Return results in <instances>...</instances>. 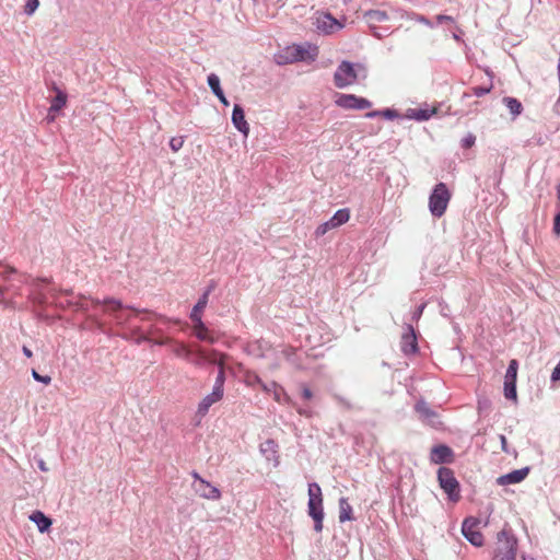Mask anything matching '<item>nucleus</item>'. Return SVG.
<instances>
[{
	"label": "nucleus",
	"mask_w": 560,
	"mask_h": 560,
	"mask_svg": "<svg viewBox=\"0 0 560 560\" xmlns=\"http://www.w3.org/2000/svg\"><path fill=\"white\" fill-rule=\"evenodd\" d=\"M261 382V378L255 373H247L245 376V383L248 386L260 385Z\"/></svg>",
	"instance_id": "37"
},
{
	"label": "nucleus",
	"mask_w": 560,
	"mask_h": 560,
	"mask_svg": "<svg viewBox=\"0 0 560 560\" xmlns=\"http://www.w3.org/2000/svg\"><path fill=\"white\" fill-rule=\"evenodd\" d=\"M436 21L439 23H443V22H451V23H453L454 19L452 16H450V15L439 14L436 16Z\"/></svg>",
	"instance_id": "47"
},
{
	"label": "nucleus",
	"mask_w": 560,
	"mask_h": 560,
	"mask_svg": "<svg viewBox=\"0 0 560 560\" xmlns=\"http://www.w3.org/2000/svg\"><path fill=\"white\" fill-rule=\"evenodd\" d=\"M476 137L472 133H468L462 140V147L465 149H469L475 144Z\"/></svg>",
	"instance_id": "39"
},
{
	"label": "nucleus",
	"mask_w": 560,
	"mask_h": 560,
	"mask_svg": "<svg viewBox=\"0 0 560 560\" xmlns=\"http://www.w3.org/2000/svg\"><path fill=\"white\" fill-rule=\"evenodd\" d=\"M196 491L200 497L208 500H219L221 498L220 490L206 479H200V485L198 483Z\"/></svg>",
	"instance_id": "16"
},
{
	"label": "nucleus",
	"mask_w": 560,
	"mask_h": 560,
	"mask_svg": "<svg viewBox=\"0 0 560 560\" xmlns=\"http://www.w3.org/2000/svg\"><path fill=\"white\" fill-rule=\"evenodd\" d=\"M438 481L450 501L456 503L460 500V486L451 468L440 467L438 470Z\"/></svg>",
	"instance_id": "2"
},
{
	"label": "nucleus",
	"mask_w": 560,
	"mask_h": 560,
	"mask_svg": "<svg viewBox=\"0 0 560 560\" xmlns=\"http://www.w3.org/2000/svg\"><path fill=\"white\" fill-rule=\"evenodd\" d=\"M553 231L556 234H560V213L555 218Z\"/></svg>",
	"instance_id": "48"
},
{
	"label": "nucleus",
	"mask_w": 560,
	"mask_h": 560,
	"mask_svg": "<svg viewBox=\"0 0 560 560\" xmlns=\"http://www.w3.org/2000/svg\"><path fill=\"white\" fill-rule=\"evenodd\" d=\"M323 498H312L308 499L307 503V512L308 515L314 521V529L317 533H320L323 530V521H324V506H323Z\"/></svg>",
	"instance_id": "10"
},
{
	"label": "nucleus",
	"mask_w": 560,
	"mask_h": 560,
	"mask_svg": "<svg viewBox=\"0 0 560 560\" xmlns=\"http://www.w3.org/2000/svg\"><path fill=\"white\" fill-rule=\"evenodd\" d=\"M302 397L306 400H310L313 397L312 390L306 385L302 386Z\"/></svg>",
	"instance_id": "45"
},
{
	"label": "nucleus",
	"mask_w": 560,
	"mask_h": 560,
	"mask_svg": "<svg viewBox=\"0 0 560 560\" xmlns=\"http://www.w3.org/2000/svg\"><path fill=\"white\" fill-rule=\"evenodd\" d=\"M410 18L417 22H420V23H423L428 26H432L431 22L423 15H419V14H416V13H411L410 14Z\"/></svg>",
	"instance_id": "42"
},
{
	"label": "nucleus",
	"mask_w": 560,
	"mask_h": 560,
	"mask_svg": "<svg viewBox=\"0 0 560 560\" xmlns=\"http://www.w3.org/2000/svg\"><path fill=\"white\" fill-rule=\"evenodd\" d=\"M215 96L220 100V102H221L223 105L229 106V101L226 100V97H225V95H224L223 91H222V92H220V94H219V95H215Z\"/></svg>",
	"instance_id": "49"
},
{
	"label": "nucleus",
	"mask_w": 560,
	"mask_h": 560,
	"mask_svg": "<svg viewBox=\"0 0 560 560\" xmlns=\"http://www.w3.org/2000/svg\"><path fill=\"white\" fill-rule=\"evenodd\" d=\"M369 15L371 16L372 20H375V21H378V22H382V21H385L387 19V14L383 11H371L369 13Z\"/></svg>",
	"instance_id": "40"
},
{
	"label": "nucleus",
	"mask_w": 560,
	"mask_h": 560,
	"mask_svg": "<svg viewBox=\"0 0 560 560\" xmlns=\"http://www.w3.org/2000/svg\"><path fill=\"white\" fill-rule=\"evenodd\" d=\"M208 84H209V86L212 90L214 95H219L220 92H222V89L220 86V79H219V77L217 74L211 73L208 77Z\"/></svg>",
	"instance_id": "32"
},
{
	"label": "nucleus",
	"mask_w": 560,
	"mask_h": 560,
	"mask_svg": "<svg viewBox=\"0 0 560 560\" xmlns=\"http://www.w3.org/2000/svg\"><path fill=\"white\" fill-rule=\"evenodd\" d=\"M528 475V468L513 470L506 475H502L497 479L500 486L513 485L523 481Z\"/></svg>",
	"instance_id": "15"
},
{
	"label": "nucleus",
	"mask_w": 560,
	"mask_h": 560,
	"mask_svg": "<svg viewBox=\"0 0 560 560\" xmlns=\"http://www.w3.org/2000/svg\"><path fill=\"white\" fill-rule=\"evenodd\" d=\"M308 499H312V498H323V493H322V489L320 487L313 482V483H310L308 485Z\"/></svg>",
	"instance_id": "35"
},
{
	"label": "nucleus",
	"mask_w": 560,
	"mask_h": 560,
	"mask_svg": "<svg viewBox=\"0 0 560 560\" xmlns=\"http://www.w3.org/2000/svg\"><path fill=\"white\" fill-rule=\"evenodd\" d=\"M480 521L475 517H468L463 522L462 533L464 537L474 546L483 545V535L480 532Z\"/></svg>",
	"instance_id": "5"
},
{
	"label": "nucleus",
	"mask_w": 560,
	"mask_h": 560,
	"mask_svg": "<svg viewBox=\"0 0 560 560\" xmlns=\"http://www.w3.org/2000/svg\"><path fill=\"white\" fill-rule=\"evenodd\" d=\"M192 330L195 336L201 340L207 341L209 343H214L218 338L214 337L213 332L207 328V326L203 324L202 319H198V322H192Z\"/></svg>",
	"instance_id": "18"
},
{
	"label": "nucleus",
	"mask_w": 560,
	"mask_h": 560,
	"mask_svg": "<svg viewBox=\"0 0 560 560\" xmlns=\"http://www.w3.org/2000/svg\"><path fill=\"white\" fill-rule=\"evenodd\" d=\"M39 0H27L24 7V11L27 15H32L38 8Z\"/></svg>",
	"instance_id": "36"
},
{
	"label": "nucleus",
	"mask_w": 560,
	"mask_h": 560,
	"mask_svg": "<svg viewBox=\"0 0 560 560\" xmlns=\"http://www.w3.org/2000/svg\"><path fill=\"white\" fill-rule=\"evenodd\" d=\"M515 557L516 541L511 539L505 532H500L492 560H515Z\"/></svg>",
	"instance_id": "4"
},
{
	"label": "nucleus",
	"mask_w": 560,
	"mask_h": 560,
	"mask_svg": "<svg viewBox=\"0 0 560 560\" xmlns=\"http://www.w3.org/2000/svg\"><path fill=\"white\" fill-rule=\"evenodd\" d=\"M450 199L451 194L446 185L444 183L438 184L429 198V208L431 213L434 217H442L447 208Z\"/></svg>",
	"instance_id": "3"
},
{
	"label": "nucleus",
	"mask_w": 560,
	"mask_h": 560,
	"mask_svg": "<svg viewBox=\"0 0 560 560\" xmlns=\"http://www.w3.org/2000/svg\"><path fill=\"white\" fill-rule=\"evenodd\" d=\"M490 90H491V88L475 86V88H472V93L476 96H482V95L489 93Z\"/></svg>",
	"instance_id": "43"
},
{
	"label": "nucleus",
	"mask_w": 560,
	"mask_h": 560,
	"mask_svg": "<svg viewBox=\"0 0 560 560\" xmlns=\"http://www.w3.org/2000/svg\"><path fill=\"white\" fill-rule=\"evenodd\" d=\"M223 396L224 387H220V385H213L212 392L206 395L198 404L197 415L205 417L208 413L210 407L222 400Z\"/></svg>",
	"instance_id": "8"
},
{
	"label": "nucleus",
	"mask_w": 560,
	"mask_h": 560,
	"mask_svg": "<svg viewBox=\"0 0 560 560\" xmlns=\"http://www.w3.org/2000/svg\"><path fill=\"white\" fill-rule=\"evenodd\" d=\"M184 145V138L183 137H174L170 141V147L174 152L179 151Z\"/></svg>",
	"instance_id": "38"
},
{
	"label": "nucleus",
	"mask_w": 560,
	"mask_h": 560,
	"mask_svg": "<svg viewBox=\"0 0 560 560\" xmlns=\"http://www.w3.org/2000/svg\"><path fill=\"white\" fill-rule=\"evenodd\" d=\"M518 363L515 359L511 360L504 376L505 382H516Z\"/></svg>",
	"instance_id": "29"
},
{
	"label": "nucleus",
	"mask_w": 560,
	"mask_h": 560,
	"mask_svg": "<svg viewBox=\"0 0 560 560\" xmlns=\"http://www.w3.org/2000/svg\"><path fill=\"white\" fill-rule=\"evenodd\" d=\"M32 375H33L34 380H36L37 382H42L46 385H48L51 382L50 376H48V375L43 376L39 373H37V371H35V370L32 371Z\"/></svg>",
	"instance_id": "41"
},
{
	"label": "nucleus",
	"mask_w": 560,
	"mask_h": 560,
	"mask_svg": "<svg viewBox=\"0 0 560 560\" xmlns=\"http://www.w3.org/2000/svg\"><path fill=\"white\" fill-rule=\"evenodd\" d=\"M191 476L194 477L195 480L198 481V483L200 485V479H203L198 472L194 471L191 474Z\"/></svg>",
	"instance_id": "53"
},
{
	"label": "nucleus",
	"mask_w": 560,
	"mask_h": 560,
	"mask_svg": "<svg viewBox=\"0 0 560 560\" xmlns=\"http://www.w3.org/2000/svg\"><path fill=\"white\" fill-rule=\"evenodd\" d=\"M195 353L200 357V359H205V361L209 362V363H215L218 364V360L220 359V352L212 349L210 350L209 352H207L203 348L201 347H198L196 350H195Z\"/></svg>",
	"instance_id": "25"
},
{
	"label": "nucleus",
	"mask_w": 560,
	"mask_h": 560,
	"mask_svg": "<svg viewBox=\"0 0 560 560\" xmlns=\"http://www.w3.org/2000/svg\"><path fill=\"white\" fill-rule=\"evenodd\" d=\"M503 103L514 116L520 115L523 110L522 103L514 97H504Z\"/></svg>",
	"instance_id": "28"
},
{
	"label": "nucleus",
	"mask_w": 560,
	"mask_h": 560,
	"mask_svg": "<svg viewBox=\"0 0 560 560\" xmlns=\"http://www.w3.org/2000/svg\"><path fill=\"white\" fill-rule=\"evenodd\" d=\"M271 386L273 388V399L277 402L291 404V397L285 393L283 387H281L280 385H278L275 382L271 384Z\"/></svg>",
	"instance_id": "27"
},
{
	"label": "nucleus",
	"mask_w": 560,
	"mask_h": 560,
	"mask_svg": "<svg viewBox=\"0 0 560 560\" xmlns=\"http://www.w3.org/2000/svg\"><path fill=\"white\" fill-rule=\"evenodd\" d=\"M500 441L502 444V450L506 452V438L503 434L500 435Z\"/></svg>",
	"instance_id": "51"
},
{
	"label": "nucleus",
	"mask_w": 560,
	"mask_h": 560,
	"mask_svg": "<svg viewBox=\"0 0 560 560\" xmlns=\"http://www.w3.org/2000/svg\"><path fill=\"white\" fill-rule=\"evenodd\" d=\"M416 410L425 418L434 416V412L427 406L425 402L422 401L416 405Z\"/></svg>",
	"instance_id": "34"
},
{
	"label": "nucleus",
	"mask_w": 560,
	"mask_h": 560,
	"mask_svg": "<svg viewBox=\"0 0 560 560\" xmlns=\"http://www.w3.org/2000/svg\"><path fill=\"white\" fill-rule=\"evenodd\" d=\"M353 520L352 506L349 504L346 498L339 499V522L345 523Z\"/></svg>",
	"instance_id": "23"
},
{
	"label": "nucleus",
	"mask_w": 560,
	"mask_h": 560,
	"mask_svg": "<svg viewBox=\"0 0 560 560\" xmlns=\"http://www.w3.org/2000/svg\"><path fill=\"white\" fill-rule=\"evenodd\" d=\"M300 415H306L308 416L306 412L302 411L301 409L298 410Z\"/></svg>",
	"instance_id": "54"
},
{
	"label": "nucleus",
	"mask_w": 560,
	"mask_h": 560,
	"mask_svg": "<svg viewBox=\"0 0 560 560\" xmlns=\"http://www.w3.org/2000/svg\"><path fill=\"white\" fill-rule=\"evenodd\" d=\"M454 459L453 450L445 444H439L431 448L430 460L433 464H451Z\"/></svg>",
	"instance_id": "11"
},
{
	"label": "nucleus",
	"mask_w": 560,
	"mask_h": 560,
	"mask_svg": "<svg viewBox=\"0 0 560 560\" xmlns=\"http://www.w3.org/2000/svg\"><path fill=\"white\" fill-rule=\"evenodd\" d=\"M91 302L94 306L104 305V312L114 313L122 308V304L119 300L116 299H106L101 302L98 299H91Z\"/></svg>",
	"instance_id": "22"
},
{
	"label": "nucleus",
	"mask_w": 560,
	"mask_h": 560,
	"mask_svg": "<svg viewBox=\"0 0 560 560\" xmlns=\"http://www.w3.org/2000/svg\"><path fill=\"white\" fill-rule=\"evenodd\" d=\"M376 116H383L385 118L392 119L397 117V114L392 109H385V110H373L366 114V117H376Z\"/></svg>",
	"instance_id": "33"
},
{
	"label": "nucleus",
	"mask_w": 560,
	"mask_h": 560,
	"mask_svg": "<svg viewBox=\"0 0 560 560\" xmlns=\"http://www.w3.org/2000/svg\"><path fill=\"white\" fill-rule=\"evenodd\" d=\"M336 105L343 109H368L372 106V103L364 98L359 97L354 94H340L335 101Z\"/></svg>",
	"instance_id": "7"
},
{
	"label": "nucleus",
	"mask_w": 560,
	"mask_h": 560,
	"mask_svg": "<svg viewBox=\"0 0 560 560\" xmlns=\"http://www.w3.org/2000/svg\"><path fill=\"white\" fill-rule=\"evenodd\" d=\"M232 121L235 128L241 131L245 137L249 132V126L245 119V114L243 108L240 105H234L232 113Z\"/></svg>",
	"instance_id": "17"
},
{
	"label": "nucleus",
	"mask_w": 560,
	"mask_h": 560,
	"mask_svg": "<svg viewBox=\"0 0 560 560\" xmlns=\"http://www.w3.org/2000/svg\"><path fill=\"white\" fill-rule=\"evenodd\" d=\"M54 90L56 91V96L51 100V104L49 107V121L55 120V115L66 106L68 100L67 94L63 91L59 90L57 86H54Z\"/></svg>",
	"instance_id": "13"
},
{
	"label": "nucleus",
	"mask_w": 560,
	"mask_h": 560,
	"mask_svg": "<svg viewBox=\"0 0 560 560\" xmlns=\"http://www.w3.org/2000/svg\"><path fill=\"white\" fill-rule=\"evenodd\" d=\"M23 353L27 357V358H31L33 355L32 351L27 348V347H23Z\"/></svg>",
	"instance_id": "52"
},
{
	"label": "nucleus",
	"mask_w": 560,
	"mask_h": 560,
	"mask_svg": "<svg viewBox=\"0 0 560 560\" xmlns=\"http://www.w3.org/2000/svg\"><path fill=\"white\" fill-rule=\"evenodd\" d=\"M293 46L296 49L295 52L298 55L299 62L304 61L311 63L315 61L318 57L319 48L314 44H293Z\"/></svg>",
	"instance_id": "12"
},
{
	"label": "nucleus",
	"mask_w": 560,
	"mask_h": 560,
	"mask_svg": "<svg viewBox=\"0 0 560 560\" xmlns=\"http://www.w3.org/2000/svg\"><path fill=\"white\" fill-rule=\"evenodd\" d=\"M359 78H366V68L360 63L342 61L334 74V82L337 88L343 89L354 84Z\"/></svg>",
	"instance_id": "1"
},
{
	"label": "nucleus",
	"mask_w": 560,
	"mask_h": 560,
	"mask_svg": "<svg viewBox=\"0 0 560 560\" xmlns=\"http://www.w3.org/2000/svg\"><path fill=\"white\" fill-rule=\"evenodd\" d=\"M504 397L506 399L517 401V393H516V382H505L504 381Z\"/></svg>",
	"instance_id": "30"
},
{
	"label": "nucleus",
	"mask_w": 560,
	"mask_h": 560,
	"mask_svg": "<svg viewBox=\"0 0 560 560\" xmlns=\"http://www.w3.org/2000/svg\"><path fill=\"white\" fill-rule=\"evenodd\" d=\"M192 355H194V358H191V357H190V358L188 359V361H189L190 363H192L195 366H201V365H202V363L205 362V359H200V357H198V355L195 353V351H192Z\"/></svg>",
	"instance_id": "44"
},
{
	"label": "nucleus",
	"mask_w": 560,
	"mask_h": 560,
	"mask_svg": "<svg viewBox=\"0 0 560 560\" xmlns=\"http://www.w3.org/2000/svg\"><path fill=\"white\" fill-rule=\"evenodd\" d=\"M436 107L416 108L411 109L410 117L415 118L416 120L423 121L430 119L436 113Z\"/></svg>",
	"instance_id": "24"
},
{
	"label": "nucleus",
	"mask_w": 560,
	"mask_h": 560,
	"mask_svg": "<svg viewBox=\"0 0 560 560\" xmlns=\"http://www.w3.org/2000/svg\"><path fill=\"white\" fill-rule=\"evenodd\" d=\"M350 219L349 209H339L330 220L319 224L315 230V236L320 237L325 235L328 231L337 229L342 224L347 223Z\"/></svg>",
	"instance_id": "6"
},
{
	"label": "nucleus",
	"mask_w": 560,
	"mask_h": 560,
	"mask_svg": "<svg viewBox=\"0 0 560 560\" xmlns=\"http://www.w3.org/2000/svg\"><path fill=\"white\" fill-rule=\"evenodd\" d=\"M173 352L175 355H177L179 358H185L186 360H188L190 357H192V350L185 343H178L174 348Z\"/></svg>",
	"instance_id": "31"
},
{
	"label": "nucleus",
	"mask_w": 560,
	"mask_h": 560,
	"mask_svg": "<svg viewBox=\"0 0 560 560\" xmlns=\"http://www.w3.org/2000/svg\"><path fill=\"white\" fill-rule=\"evenodd\" d=\"M316 27L325 34H332L341 30L343 24L329 13L318 12L316 16Z\"/></svg>",
	"instance_id": "9"
},
{
	"label": "nucleus",
	"mask_w": 560,
	"mask_h": 560,
	"mask_svg": "<svg viewBox=\"0 0 560 560\" xmlns=\"http://www.w3.org/2000/svg\"><path fill=\"white\" fill-rule=\"evenodd\" d=\"M295 48L293 45L287 46L281 51H279L275 58L278 65H289L299 62L298 55L295 52Z\"/></svg>",
	"instance_id": "19"
},
{
	"label": "nucleus",
	"mask_w": 560,
	"mask_h": 560,
	"mask_svg": "<svg viewBox=\"0 0 560 560\" xmlns=\"http://www.w3.org/2000/svg\"><path fill=\"white\" fill-rule=\"evenodd\" d=\"M210 289H208L202 296L199 299L197 304L194 306L191 313H190V319L192 322H198V319H202V313L205 308L207 307L208 300H209Z\"/></svg>",
	"instance_id": "20"
},
{
	"label": "nucleus",
	"mask_w": 560,
	"mask_h": 560,
	"mask_svg": "<svg viewBox=\"0 0 560 560\" xmlns=\"http://www.w3.org/2000/svg\"><path fill=\"white\" fill-rule=\"evenodd\" d=\"M551 380L553 382L560 381V360H559V363L557 364V366L552 371Z\"/></svg>",
	"instance_id": "46"
},
{
	"label": "nucleus",
	"mask_w": 560,
	"mask_h": 560,
	"mask_svg": "<svg viewBox=\"0 0 560 560\" xmlns=\"http://www.w3.org/2000/svg\"><path fill=\"white\" fill-rule=\"evenodd\" d=\"M401 350L406 354L416 353L418 350V343L415 330L411 326L407 327V332L401 337Z\"/></svg>",
	"instance_id": "14"
},
{
	"label": "nucleus",
	"mask_w": 560,
	"mask_h": 560,
	"mask_svg": "<svg viewBox=\"0 0 560 560\" xmlns=\"http://www.w3.org/2000/svg\"><path fill=\"white\" fill-rule=\"evenodd\" d=\"M259 386L261 387V389H262L264 392H267V393H269V392H271V390L273 392L272 386H271V385L269 386V385L265 384L264 382H261Z\"/></svg>",
	"instance_id": "50"
},
{
	"label": "nucleus",
	"mask_w": 560,
	"mask_h": 560,
	"mask_svg": "<svg viewBox=\"0 0 560 560\" xmlns=\"http://www.w3.org/2000/svg\"><path fill=\"white\" fill-rule=\"evenodd\" d=\"M226 358H228L226 354H220V359L218 360V364H217L219 368V372H218L214 385L219 386V384H220V387H224V383H225V360H226Z\"/></svg>",
	"instance_id": "26"
},
{
	"label": "nucleus",
	"mask_w": 560,
	"mask_h": 560,
	"mask_svg": "<svg viewBox=\"0 0 560 560\" xmlns=\"http://www.w3.org/2000/svg\"><path fill=\"white\" fill-rule=\"evenodd\" d=\"M30 520L34 522L40 533H45L51 526V520L48 518L43 512L35 511L30 515Z\"/></svg>",
	"instance_id": "21"
}]
</instances>
